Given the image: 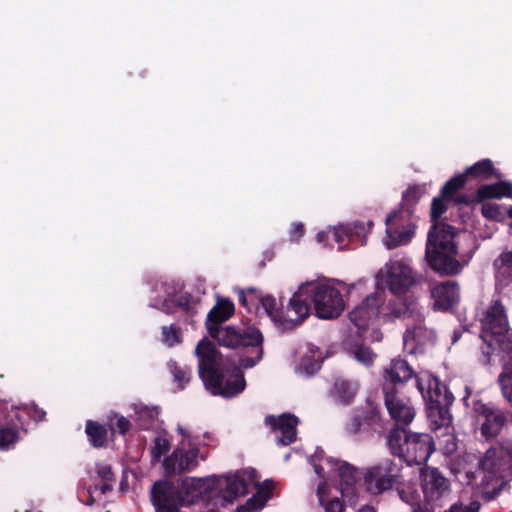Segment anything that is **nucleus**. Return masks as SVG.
<instances>
[{
    "label": "nucleus",
    "mask_w": 512,
    "mask_h": 512,
    "mask_svg": "<svg viewBox=\"0 0 512 512\" xmlns=\"http://www.w3.org/2000/svg\"><path fill=\"white\" fill-rule=\"evenodd\" d=\"M510 449L506 443L492 445L483 456L467 455L469 461L476 460L477 468H464L468 484H475L486 500L495 499L512 481Z\"/></svg>",
    "instance_id": "f257e3e1"
},
{
    "label": "nucleus",
    "mask_w": 512,
    "mask_h": 512,
    "mask_svg": "<svg viewBox=\"0 0 512 512\" xmlns=\"http://www.w3.org/2000/svg\"><path fill=\"white\" fill-rule=\"evenodd\" d=\"M233 313L234 305L230 300H219L207 315V329L210 335L222 346L228 348H236L239 346L254 348V356L242 357L240 359L241 367L246 369L252 368L262 359V333L258 328L253 326H245L242 328L220 326V324L226 321Z\"/></svg>",
    "instance_id": "f03ea898"
},
{
    "label": "nucleus",
    "mask_w": 512,
    "mask_h": 512,
    "mask_svg": "<svg viewBox=\"0 0 512 512\" xmlns=\"http://www.w3.org/2000/svg\"><path fill=\"white\" fill-rule=\"evenodd\" d=\"M198 358V373L205 387L214 395L230 398L241 393L246 382L238 368L225 369L223 360L215 345L202 340L195 349Z\"/></svg>",
    "instance_id": "7ed1b4c3"
},
{
    "label": "nucleus",
    "mask_w": 512,
    "mask_h": 512,
    "mask_svg": "<svg viewBox=\"0 0 512 512\" xmlns=\"http://www.w3.org/2000/svg\"><path fill=\"white\" fill-rule=\"evenodd\" d=\"M176 430L182 436V440L172 453L162 460V468L167 476L180 475L196 469L200 461L207 457L201 447L208 446L213 441V436L208 432L203 435L193 434L181 425H177Z\"/></svg>",
    "instance_id": "20e7f679"
},
{
    "label": "nucleus",
    "mask_w": 512,
    "mask_h": 512,
    "mask_svg": "<svg viewBox=\"0 0 512 512\" xmlns=\"http://www.w3.org/2000/svg\"><path fill=\"white\" fill-rule=\"evenodd\" d=\"M454 237V227L445 223L433 224L428 232L426 259L430 267L438 273L452 275L463 268V264L455 259L457 247Z\"/></svg>",
    "instance_id": "39448f33"
},
{
    "label": "nucleus",
    "mask_w": 512,
    "mask_h": 512,
    "mask_svg": "<svg viewBox=\"0 0 512 512\" xmlns=\"http://www.w3.org/2000/svg\"><path fill=\"white\" fill-rule=\"evenodd\" d=\"M416 387L426 403L430 428L434 431L448 428L452 421L449 406L454 400L453 395L437 377L428 372L416 375Z\"/></svg>",
    "instance_id": "423d86ee"
},
{
    "label": "nucleus",
    "mask_w": 512,
    "mask_h": 512,
    "mask_svg": "<svg viewBox=\"0 0 512 512\" xmlns=\"http://www.w3.org/2000/svg\"><path fill=\"white\" fill-rule=\"evenodd\" d=\"M388 446L394 456L408 465L426 463L434 451V442L428 434H409L405 428H394L388 436Z\"/></svg>",
    "instance_id": "0eeeda50"
},
{
    "label": "nucleus",
    "mask_w": 512,
    "mask_h": 512,
    "mask_svg": "<svg viewBox=\"0 0 512 512\" xmlns=\"http://www.w3.org/2000/svg\"><path fill=\"white\" fill-rule=\"evenodd\" d=\"M301 299L309 297L314 304L315 313L321 319L337 318L345 309L340 290L330 280H318L303 283L299 287Z\"/></svg>",
    "instance_id": "6e6552de"
},
{
    "label": "nucleus",
    "mask_w": 512,
    "mask_h": 512,
    "mask_svg": "<svg viewBox=\"0 0 512 512\" xmlns=\"http://www.w3.org/2000/svg\"><path fill=\"white\" fill-rule=\"evenodd\" d=\"M481 338L483 345L479 361L488 365L497 345L509 333L508 320L503 305L498 300L492 301L481 318Z\"/></svg>",
    "instance_id": "1a4fd4ad"
},
{
    "label": "nucleus",
    "mask_w": 512,
    "mask_h": 512,
    "mask_svg": "<svg viewBox=\"0 0 512 512\" xmlns=\"http://www.w3.org/2000/svg\"><path fill=\"white\" fill-rule=\"evenodd\" d=\"M258 301L271 321L282 330L295 328L310 312V305L305 299H301L299 290L290 299L285 312L278 307V303L273 296H259Z\"/></svg>",
    "instance_id": "9d476101"
},
{
    "label": "nucleus",
    "mask_w": 512,
    "mask_h": 512,
    "mask_svg": "<svg viewBox=\"0 0 512 512\" xmlns=\"http://www.w3.org/2000/svg\"><path fill=\"white\" fill-rule=\"evenodd\" d=\"M402 465L393 459H382L366 467L362 479L367 492L371 495H381L400 484Z\"/></svg>",
    "instance_id": "9b49d317"
},
{
    "label": "nucleus",
    "mask_w": 512,
    "mask_h": 512,
    "mask_svg": "<svg viewBox=\"0 0 512 512\" xmlns=\"http://www.w3.org/2000/svg\"><path fill=\"white\" fill-rule=\"evenodd\" d=\"M377 278L387 285L393 295L404 294L415 283L414 272L407 258L390 260L378 271Z\"/></svg>",
    "instance_id": "f8f14e48"
},
{
    "label": "nucleus",
    "mask_w": 512,
    "mask_h": 512,
    "mask_svg": "<svg viewBox=\"0 0 512 512\" xmlns=\"http://www.w3.org/2000/svg\"><path fill=\"white\" fill-rule=\"evenodd\" d=\"M386 237L384 245L387 249H395L408 244L414 236L415 222L404 213H391L386 217Z\"/></svg>",
    "instance_id": "ddd939ff"
},
{
    "label": "nucleus",
    "mask_w": 512,
    "mask_h": 512,
    "mask_svg": "<svg viewBox=\"0 0 512 512\" xmlns=\"http://www.w3.org/2000/svg\"><path fill=\"white\" fill-rule=\"evenodd\" d=\"M386 408L396 424L395 428H405L409 425L416 411L408 398L400 395L395 387H383Z\"/></svg>",
    "instance_id": "4468645a"
},
{
    "label": "nucleus",
    "mask_w": 512,
    "mask_h": 512,
    "mask_svg": "<svg viewBox=\"0 0 512 512\" xmlns=\"http://www.w3.org/2000/svg\"><path fill=\"white\" fill-rule=\"evenodd\" d=\"M414 324L408 325L403 336L404 349L409 354L423 353L428 345H432L435 341L433 330L426 328L423 324L422 313H417L413 318Z\"/></svg>",
    "instance_id": "2eb2a0df"
},
{
    "label": "nucleus",
    "mask_w": 512,
    "mask_h": 512,
    "mask_svg": "<svg viewBox=\"0 0 512 512\" xmlns=\"http://www.w3.org/2000/svg\"><path fill=\"white\" fill-rule=\"evenodd\" d=\"M383 299L380 294L368 295L360 305L349 313L350 321L358 329L360 335L374 322L379 315V306Z\"/></svg>",
    "instance_id": "dca6fc26"
},
{
    "label": "nucleus",
    "mask_w": 512,
    "mask_h": 512,
    "mask_svg": "<svg viewBox=\"0 0 512 512\" xmlns=\"http://www.w3.org/2000/svg\"><path fill=\"white\" fill-rule=\"evenodd\" d=\"M422 490L428 502H437L449 493L448 480L438 469L425 466L420 469Z\"/></svg>",
    "instance_id": "f3484780"
},
{
    "label": "nucleus",
    "mask_w": 512,
    "mask_h": 512,
    "mask_svg": "<svg viewBox=\"0 0 512 512\" xmlns=\"http://www.w3.org/2000/svg\"><path fill=\"white\" fill-rule=\"evenodd\" d=\"M255 482L254 470H241L233 475L225 476L220 486L223 490L224 498L231 502L239 496L246 495L250 487L255 485Z\"/></svg>",
    "instance_id": "a211bd4d"
},
{
    "label": "nucleus",
    "mask_w": 512,
    "mask_h": 512,
    "mask_svg": "<svg viewBox=\"0 0 512 512\" xmlns=\"http://www.w3.org/2000/svg\"><path fill=\"white\" fill-rule=\"evenodd\" d=\"M151 500L156 511L185 505L180 491L168 481H158L153 485Z\"/></svg>",
    "instance_id": "6ab92c4d"
},
{
    "label": "nucleus",
    "mask_w": 512,
    "mask_h": 512,
    "mask_svg": "<svg viewBox=\"0 0 512 512\" xmlns=\"http://www.w3.org/2000/svg\"><path fill=\"white\" fill-rule=\"evenodd\" d=\"M311 464L314 467L315 473L324 478L328 473L325 467L331 471H337L339 477L347 486H352L355 483V469L346 462H340L330 457H320L319 455L311 458Z\"/></svg>",
    "instance_id": "aec40b11"
},
{
    "label": "nucleus",
    "mask_w": 512,
    "mask_h": 512,
    "mask_svg": "<svg viewBox=\"0 0 512 512\" xmlns=\"http://www.w3.org/2000/svg\"><path fill=\"white\" fill-rule=\"evenodd\" d=\"M479 416L483 418L481 433L485 438L496 437L504 427L507 416L499 408L490 407L486 404H479L476 408Z\"/></svg>",
    "instance_id": "412c9836"
},
{
    "label": "nucleus",
    "mask_w": 512,
    "mask_h": 512,
    "mask_svg": "<svg viewBox=\"0 0 512 512\" xmlns=\"http://www.w3.org/2000/svg\"><path fill=\"white\" fill-rule=\"evenodd\" d=\"M265 422L277 434L276 441L279 445L287 446L296 440L298 419L295 416L290 414H283L279 417L268 416Z\"/></svg>",
    "instance_id": "4be33fe9"
},
{
    "label": "nucleus",
    "mask_w": 512,
    "mask_h": 512,
    "mask_svg": "<svg viewBox=\"0 0 512 512\" xmlns=\"http://www.w3.org/2000/svg\"><path fill=\"white\" fill-rule=\"evenodd\" d=\"M431 297L436 309L447 311L459 302V286L455 281L437 283L431 288Z\"/></svg>",
    "instance_id": "5701e85b"
},
{
    "label": "nucleus",
    "mask_w": 512,
    "mask_h": 512,
    "mask_svg": "<svg viewBox=\"0 0 512 512\" xmlns=\"http://www.w3.org/2000/svg\"><path fill=\"white\" fill-rule=\"evenodd\" d=\"M403 294L394 295L393 298L388 300L386 306L383 308V317L388 320L395 318L405 317L414 318L417 313H420L418 305L415 300L403 297Z\"/></svg>",
    "instance_id": "b1692460"
},
{
    "label": "nucleus",
    "mask_w": 512,
    "mask_h": 512,
    "mask_svg": "<svg viewBox=\"0 0 512 512\" xmlns=\"http://www.w3.org/2000/svg\"><path fill=\"white\" fill-rule=\"evenodd\" d=\"M497 346L504 352L511 356V360L503 367L502 372L498 377V382L501 387L503 397L512 403V333H508Z\"/></svg>",
    "instance_id": "393cba45"
},
{
    "label": "nucleus",
    "mask_w": 512,
    "mask_h": 512,
    "mask_svg": "<svg viewBox=\"0 0 512 512\" xmlns=\"http://www.w3.org/2000/svg\"><path fill=\"white\" fill-rule=\"evenodd\" d=\"M414 374L413 369L406 360L393 359L390 365L384 371V379L388 387H395L396 384H401L412 378Z\"/></svg>",
    "instance_id": "a878e982"
},
{
    "label": "nucleus",
    "mask_w": 512,
    "mask_h": 512,
    "mask_svg": "<svg viewBox=\"0 0 512 512\" xmlns=\"http://www.w3.org/2000/svg\"><path fill=\"white\" fill-rule=\"evenodd\" d=\"M358 392V383L347 379H336L331 389V397L342 404H350Z\"/></svg>",
    "instance_id": "bb28decb"
},
{
    "label": "nucleus",
    "mask_w": 512,
    "mask_h": 512,
    "mask_svg": "<svg viewBox=\"0 0 512 512\" xmlns=\"http://www.w3.org/2000/svg\"><path fill=\"white\" fill-rule=\"evenodd\" d=\"M512 198V183L501 181L494 184L483 185L476 192V199L482 202L492 198Z\"/></svg>",
    "instance_id": "cd10ccee"
},
{
    "label": "nucleus",
    "mask_w": 512,
    "mask_h": 512,
    "mask_svg": "<svg viewBox=\"0 0 512 512\" xmlns=\"http://www.w3.org/2000/svg\"><path fill=\"white\" fill-rule=\"evenodd\" d=\"M425 193V188L421 185L410 186L402 195L401 210L394 213H404L406 218L413 219V208L419 202Z\"/></svg>",
    "instance_id": "c85d7f7f"
},
{
    "label": "nucleus",
    "mask_w": 512,
    "mask_h": 512,
    "mask_svg": "<svg viewBox=\"0 0 512 512\" xmlns=\"http://www.w3.org/2000/svg\"><path fill=\"white\" fill-rule=\"evenodd\" d=\"M181 489L186 494L185 504L192 503L206 492V479L196 477H185L181 480Z\"/></svg>",
    "instance_id": "c756f323"
},
{
    "label": "nucleus",
    "mask_w": 512,
    "mask_h": 512,
    "mask_svg": "<svg viewBox=\"0 0 512 512\" xmlns=\"http://www.w3.org/2000/svg\"><path fill=\"white\" fill-rule=\"evenodd\" d=\"M97 475L101 479L102 484H96L94 487L89 488L88 493L91 496L97 491H99L100 495H105L108 491L112 490L115 482L111 467L107 464L97 465Z\"/></svg>",
    "instance_id": "7c9ffc66"
},
{
    "label": "nucleus",
    "mask_w": 512,
    "mask_h": 512,
    "mask_svg": "<svg viewBox=\"0 0 512 512\" xmlns=\"http://www.w3.org/2000/svg\"><path fill=\"white\" fill-rule=\"evenodd\" d=\"M319 504L324 507L325 512H343L344 507L337 497L328 498L327 485L322 482L317 488Z\"/></svg>",
    "instance_id": "2f4dec72"
},
{
    "label": "nucleus",
    "mask_w": 512,
    "mask_h": 512,
    "mask_svg": "<svg viewBox=\"0 0 512 512\" xmlns=\"http://www.w3.org/2000/svg\"><path fill=\"white\" fill-rule=\"evenodd\" d=\"M398 495L400 499L406 504L410 505L412 508L418 506L420 501V494L415 489L412 484L403 483L402 479L400 480L399 485H395Z\"/></svg>",
    "instance_id": "473e14b6"
},
{
    "label": "nucleus",
    "mask_w": 512,
    "mask_h": 512,
    "mask_svg": "<svg viewBox=\"0 0 512 512\" xmlns=\"http://www.w3.org/2000/svg\"><path fill=\"white\" fill-rule=\"evenodd\" d=\"M86 433L90 442L95 447L103 446L106 441V429L96 422L88 421L86 424Z\"/></svg>",
    "instance_id": "72a5a7b5"
},
{
    "label": "nucleus",
    "mask_w": 512,
    "mask_h": 512,
    "mask_svg": "<svg viewBox=\"0 0 512 512\" xmlns=\"http://www.w3.org/2000/svg\"><path fill=\"white\" fill-rule=\"evenodd\" d=\"M170 370L179 389H183L189 383L192 371L188 367H181L176 362L170 363Z\"/></svg>",
    "instance_id": "f704fd0d"
},
{
    "label": "nucleus",
    "mask_w": 512,
    "mask_h": 512,
    "mask_svg": "<svg viewBox=\"0 0 512 512\" xmlns=\"http://www.w3.org/2000/svg\"><path fill=\"white\" fill-rule=\"evenodd\" d=\"M171 444L164 435H158L153 440L151 447V456L153 461H159L161 457L170 450Z\"/></svg>",
    "instance_id": "c9c22d12"
},
{
    "label": "nucleus",
    "mask_w": 512,
    "mask_h": 512,
    "mask_svg": "<svg viewBox=\"0 0 512 512\" xmlns=\"http://www.w3.org/2000/svg\"><path fill=\"white\" fill-rule=\"evenodd\" d=\"M466 183V175H458L451 178L446 184L443 186L441 190V194L444 198L452 199L453 195L461 189Z\"/></svg>",
    "instance_id": "e433bc0d"
},
{
    "label": "nucleus",
    "mask_w": 512,
    "mask_h": 512,
    "mask_svg": "<svg viewBox=\"0 0 512 512\" xmlns=\"http://www.w3.org/2000/svg\"><path fill=\"white\" fill-rule=\"evenodd\" d=\"M350 354L354 357L355 360L366 366L371 365L376 356L369 347L363 345H355L352 347Z\"/></svg>",
    "instance_id": "4c0bfd02"
},
{
    "label": "nucleus",
    "mask_w": 512,
    "mask_h": 512,
    "mask_svg": "<svg viewBox=\"0 0 512 512\" xmlns=\"http://www.w3.org/2000/svg\"><path fill=\"white\" fill-rule=\"evenodd\" d=\"M494 173V167L492 162H475L474 165L470 166L466 170V177H483L488 178Z\"/></svg>",
    "instance_id": "58836bf2"
},
{
    "label": "nucleus",
    "mask_w": 512,
    "mask_h": 512,
    "mask_svg": "<svg viewBox=\"0 0 512 512\" xmlns=\"http://www.w3.org/2000/svg\"><path fill=\"white\" fill-rule=\"evenodd\" d=\"M159 415V410L156 407H142L137 411V420L139 426L143 429H149L151 422Z\"/></svg>",
    "instance_id": "ea45409f"
},
{
    "label": "nucleus",
    "mask_w": 512,
    "mask_h": 512,
    "mask_svg": "<svg viewBox=\"0 0 512 512\" xmlns=\"http://www.w3.org/2000/svg\"><path fill=\"white\" fill-rule=\"evenodd\" d=\"M499 273L512 279V250L503 252L494 262Z\"/></svg>",
    "instance_id": "a19ab883"
},
{
    "label": "nucleus",
    "mask_w": 512,
    "mask_h": 512,
    "mask_svg": "<svg viewBox=\"0 0 512 512\" xmlns=\"http://www.w3.org/2000/svg\"><path fill=\"white\" fill-rule=\"evenodd\" d=\"M329 232L330 236H332L334 241L338 244V248L340 250L344 249L351 234L350 228L344 225H339L333 228H329Z\"/></svg>",
    "instance_id": "79ce46f5"
},
{
    "label": "nucleus",
    "mask_w": 512,
    "mask_h": 512,
    "mask_svg": "<svg viewBox=\"0 0 512 512\" xmlns=\"http://www.w3.org/2000/svg\"><path fill=\"white\" fill-rule=\"evenodd\" d=\"M450 199L444 198L442 195L441 197H436L433 199L431 204V221L433 224L439 223L438 219L441 217V215L447 210V202Z\"/></svg>",
    "instance_id": "37998d69"
},
{
    "label": "nucleus",
    "mask_w": 512,
    "mask_h": 512,
    "mask_svg": "<svg viewBox=\"0 0 512 512\" xmlns=\"http://www.w3.org/2000/svg\"><path fill=\"white\" fill-rule=\"evenodd\" d=\"M162 341L169 347H173L181 342L180 331L174 325L162 327Z\"/></svg>",
    "instance_id": "c03bdc74"
},
{
    "label": "nucleus",
    "mask_w": 512,
    "mask_h": 512,
    "mask_svg": "<svg viewBox=\"0 0 512 512\" xmlns=\"http://www.w3.org/2000/svg\"><path fill=\"white\" fill-rule=\"evenodd\" d=\"M18 439V433L15 428H0V449H8Z\"/></svg>",
    "instance_id": "a18cd8bd"
},
{
    "label": "nucleus",
    "mask_w": 512,
    "mask_h": 512,
    "mask_svg": "<svg viewBox=\"0 0 512 512\" xmlns=\"http://www.w3.org/2000/svg\"><path fill=\"white\" fill-rule=\"evenodd\" d=\"M481 211H482V215L488 219L500 221L504 217L502 207L497 204H493V203L484 204L482 206Z\"/></svg>",
    "instance_id": "49530a36"
},
{
    "label": "nucleus",
    "mask_w": 512,
    "mask_h": 512,
    "mask_svg": "<svg viewBox=\"0 0 512 512\" xmlns=\"http://www.w3.org/2000/svg\"><path fill=\"white\" fill-rule=\"evenodd\" d=\"M268 498V496L265 498L253 496L247 500L244 506L239 507L236 512H253L252 510L261 509L265 505Z\"/></svg>",
    "instance_id": "de8ad7c7"
},
{
    "label": "nucleus",
    "mask_w": 512,
    "mask_h": 512,
    "mask_svg": "<svg viewBox=\"0 0 512 512\" xmlns=\"http://www.w3.org/2000/svg\"><path fill=\"white\" fill-rule=\"evenodd\" d=\"M259 296L256 295V290L254 288H249L246 291H241L239 294L240 303L250 308V305H254V302L258 300Z\"/></svg>",
    "instance_id": "09e8293b"
},
{
    "label": "nucleus",
    "mask_w": 512,
    "mask_h": 512,
    "mask_svg": "<svg viewBox=\"0 0 512 512\" xmlns=\"http://www.w3.org/2000/svg\"><path fill=\"white\" fill-rule=\"evenodd\" d=\"M480 504L478 502H471L469 505H452L449 510L445 512H478Z\"/></svg>",
    "instance_id": "8fccbe9b"
},
{
    "label": "nucleus",
    "mask_w": 512,
    "mask_h": 512,
    "mask_svg": "<svg viewBox=\"0 0 512 512\" xmlns=\"http://www.w3.org/2000/svg\"><path fill=\"white\" fill-rule=\"evenodd\" d=\"M361 419L358 416H353L345 425V430L351 435L357 434L361 429Z\"/></svg>",
    "instance_id": "3c124183"
},
{
    "label": "nucleus",
    "mask_w": 512,
    "mask_h": 512,
    "mask_svg": "<svg viewBox=\"0 0 512 512\" xmlns=\"http://www.w3.org/2000/svg\"><path fill=\"white\" fill-rule=\"evenodd\" d=\"M24 412L27 413L32 419L35 421H41L45 417V411L38 408L35 405H31L29 407H25Z\"/></svg>",
    "instance_id": "603ef678"
},
{
    "label": "nucleus",
    "mask_w": 512,
    "mask_h": 512,
    "mask_svg": "<svg viewBox=\"0 0 512 512\" xmlns=\"http://www.w3.org/2000/svg\"><path fill=\"white\" fill-rule=\"evenodd\" d=\"M116 422L112 423V428H116L121 434L126 433L130 428V422L123 416H115Z\"/></svg>",
    "instance_id": "864d4df0"
},
{
    "label": "nucleus",
    "mask_w": 512,
    "mask_h": 512,
    "mask_svg": "<svg viewBox=\"0 0 512 512\" xmlns=\"http://www.w3.org/2000/svg\"><path fill=\"white\" fill-rule=\"evenodd\" d=\"M304 234V225L302 223H294L290 230V240L298 241Z\"/></svg>",
    "instance_id": "5fc2aeb1"
},
{
    "label": "nucleus",
    "mask_w": 512,
    "mask_h": 512,
    "mask_svg": "<svg viewBox=\"0 0 512 512\" xmlns=\"http://www.w3.org/2000/svg\"><path fill=\"white\" fill-rule=\"evenodd\" d=\"M299 369H304L307 374H313L319 369V365L317 363H313L310 366H306V359L302 358Z\"/></svg>",
    "instance_id": "6e6d98bb"
},
{
    "label": "nucleus",
    "mask_w": 512,
    "mask_h": 512,
    "mask_svg": "<svg viewBox=\"0 0 512 512\" xmlns=\"http://www.w3.org/2000/svg\"><path fill=\"white\" fill-rule=\"evenodd\" d=\"M152 306L155 308H158L166 313H169L167 297L163 298L161 305L159 303H153Z\"/></svg>",
    "instance_id": "4d7b16f0"
},
{
    "label": "nucleus",
    "mask_w": 512,
    "mask_h": 512,
    "mask_svg": "<svg viewBox=\"0 0 512 512\" xmlns=\"http://www.w3.org/2000/svg\"><path fill=\"white\" fill-rule=\"evenodd\" d=\"M329 237H330L329 229H327L325 231H320L317 234V240L319 243H324L326 240H328Z\"/></svg>",
    "instance_id": "13d9d810"
},
{
    "label": "nucleus",
    "mask_w": 512,
    "mask_h": 512,
    "mask_svg": "<svg viewBox=\"0 0 512 512\" xmlns=\"http://www.w3.org/2000/svg\"><path fill=\"white\" fill-rule=\"evenodd\" d=\"M157 512H179V507L166 508L158 510Z\"/></svg>",
    "instance_id": "bf43d9fd"
},
{
    "label": "nucleus",
    "mask_w": 512,
    "mask_h": 512,
    "mask_svg": "<svg viewBox=\"0 0 512 512\" xmlns=\"http://www.w3.org/2000/svg\"><path fill=\"white\" fill-rule=\"evenodd\" d=\"M358 512H376L373 507L363 506Z\"/></svg>",
    "instance_id": "052dcab7"
},
{
    "label": "nucleus",
    "mask_w": 512,
    "mask_h": 512,
    "mask_svg": "<svg viewBox=\"0 0 512 512\" xmlns=\"http://www.w3.org/2000/svg\"><path fill=\"white\" fill-rule=\"evenodd\" d=\"M373 340H381V333L379 331H373V336H372Z\"/></svg>",
    "instance_id": "680f3d73"
},
{
    "label": "nucleus",
    "mask_w": 512,
    "mask_h": 512,
    "mask_svg": "<svg viewBox=\"0 0 512 512\" xmlns=\"http://www.w3.org/2000/svg\"><path fill=\"white\" fill-rule=\"evenodd\" d=\"M506 213H507L508 217L512 219V206L507 208ZM511 227H512V222H511Z\"/></svg>",
    "instance_id": "e2e57ef3"
},
{
    "label": "nucleus",
    "mask_w": 512,
    "mask_h": 512,
    "mask_svg": "<svg viewBox=\"0 0 512 512\" xmlns=\"http://www.w3.org/2000/svg\"><path fill=\"white\" fill-rule=\"evenodd\" d=\"M467 199H465L464 197H458L456 199V203H467Z\"/></svg>",
    "instance_id": "0e129e2a"
},
{
    "label": "nucleus",
    "mask_w": 512,
    "mask_h": 512,
    "mask_svg": "<svg viewBox=\"0 0 512 512\" xmlns=\"http://www.w3.org/2000/svg\"><path fill=\"white\" fill-rule=\"evenodd\" d=\"M264 485H265V487H266L267 489H271V488H272V482H271V481L266 480V481L264 482Z\"/></svg>",
    "instance_id": "69168bd1"
},
{
    "label": "nucleus",
    "mask_w": 512,
    "mask_h": 512,
    "mask_svg": "<svg viewBox=\"0 0 512 512\" xmlns=\"http://www.w3.org/2000/svg\"><path fill=\"white\" fill-rule=\"evenodd\" d=\"M506 443V446L509 447L510 449V455H511V462H512V443L511 442H505Z\"/></svg>",
    "instance_id": "338daca9"
},
{
    "label": "nucleus",
    "mask_w": 512,
    "mask_h": 512,
    "mask_svg": "<svg viewBox=\"0 0 512 512\" xmlns=\"http://www.w3.org/2000/svg\"><path fill=\"white\" fill-rule=\"evenodd\" d=\"M161 286H162V288H164V290H165V292H166L167 297H169L171 293H170L169 291H167V289H166V285H165V284H162Z\"/></svg>",
    "instance_id": "774afa93"
}]
</instances>
